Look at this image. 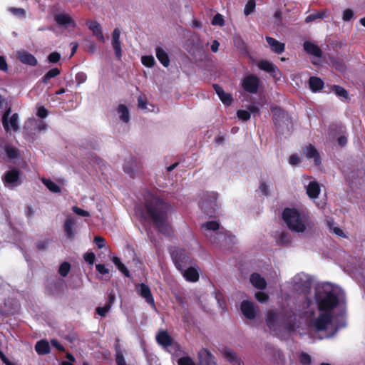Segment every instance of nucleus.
Listing matches in <instances>:
<instances>
[{"instance_id": "nucleus-1", "label": "nucleus", "mask_w": 365, "mask_h": 365, "mask_svg": "<svg viewBox=\"0 0 365 365\" xmlns=\"http://www.w3.org/2000/svg\"><path fill=\"white\" fill-rule=\"evenodd\" d=\"M314 299L319 314L314 316V312L311 309L312 301L307 299L299 309L298 313L277 314L273 311H269L267 314V324L270 329L275 330L277 324H281L287 330L294 329L296 317L308 321L309 327L317 331H326V338L334 336L339 329L346 327L344 319L341 318L339 324L333 320L334 310H338L343 317L346 310V295L344 291L338 286L329 282L318 284L315 287Z\"/></svg>"}, {"instance_id": "nucleus-2", "label": "nucleus", "mask_w": 365, "mask_h": 365, "mask_svg": "<svg viewBox=\"0 0 365 365\" xmlns=\"http://www.w3.org/2000/svg\"><path fill=\"white\" fill-rule=\"evenodd\" d=\"M145 207L146 213H143V217L150 218L160 232L169 235L170 227L167 223V218L170 205L160 197L148 194L145 197Z\"/></svg>"}, {"instance_id": "nucleus-3", "label": "nucleus", "mask_w": 365, "mask_h": 365, "mask_svg": "<svg viewBox=\"0 0 365 365\" xmlns=\"http://www.w3.org/2000/svg\"><path fill=\"white\" fill-rule=\"evenodd\" d=\"M282 218L287 227L297 233H303L312 227L309 215L304 210L287 207L283 210Z\"/></svg>"}, {"instance_id": "nucleus-4", "label": "nucleus", "mask_w": 365, "mask_h": 365, "mask_svg": "<svg viewBox=\"0 0 365 365\" xmlns=\"http://www.w3.org/2000/svg\"><path fill=\"white\" fill-rule=\"evenodd\" d=\"M205 236L210 240L212 243H220L227 240V237L230 239V235L223 228H220V224L217 221H210L202 225Z\"/></svg>"}, {"instance_id": "nucleus-5", "label": "nucleus", "mask_w": 365, "mask_h": 365, "mask_svg": "<svg viewBox=\"0 0 365 365\" xmlns=\"http://www.w3.org/2000/svg\"><path fill=\"white\" fill-rule=\"evenodd\" d=\"M48 125L44 121L29 118L24 125V134L28 140H34L37 134L44 133Z\"/></svg>"}, {"instance_id": "nucleus-6", "label": "nucleus", "mask_w": 365, "mask_h": 365, "mask_svg": "<svg viewBox=\"0 0 365 365\" xmlns=\"http://www.w3.org/2000/svg\"><path fill=\"white\" fill-rule=\"evenodd\" d=\"M292 283L293 289L299 293L306 296L311 289L312 279V277L305 273L297 274L292 279Z\"/></svg>"}, {"instance_id": "nucleus-7", "label": "nucleus", "mask_w": 365, "mask_h": 365, "mask_svg": "<svg viewBox=\"0 0 365 365\" xmlns=\"http://www.w3.org/2000/svg\"><path fill=\"white\" fill-rule=\"evenodd\" d=\"M274 122L278 130L284 132L285 130L289 131L292 126V120L289 114L280 108H272Z\"/></svg>"}, {"instance_id": "nucleus-8", "label": "nucleus", "mask_w": 365, "mask_h": 365, "mask_svg": "<svg viewBox=\"0 0 365 365\" xmlns=\"http://www.w3.org/2000/svg\"><path fill=\"white\" fill-rule=\"evenodd\" d=\"M11 109L9 107L2 115L1 121L6 132H16L19 130V116L17 113L11 115Z\"/></svg>"}, {"instance_id": "nucleus-9", "label": "nucleus", "mask_w": 365, "mask_h": 365, "mask_svg": "<svg viewBox=\"0 0 365 365\" xmlns=\"http://www.w3.org/2000/svg\"><path fill=\"white\" fill-rule=\"evenodd\" d=\"M19 171L16 169H12L5 173L2 180L7 187H15L21 184L19 180Z\"/></svg>"}, {"instance_id": "nucleus-10", "label": "nucleus", "mask_w": 365, "mask_h": 365, "mask_svg": "<svg viewBox=\"0 0 365 365\" xmlns=\"http://www.w3.org/2000/svg\"><path fill=\"white\" fill-rule=\"evenodd\" d=\"M259 85V78L255 75L246 76L242 83L244 90L250 93H257Z\"/></svg>"}, {"instance_id": "nucleus-11", "label": "nucleus", "mask_w": 365, "mask_h": 365, "mask_svg": "<svg viewBox=\"0 0 365 365\" xmlns=\"http://www.w3.org/2000/svg\"><path fill=\"white\" fill-rule=\"evenodd\" d=\"M171 257L175 262L176 267L182 271L185 267L189 257L185 254V250L181 249H176L171 252Z\"/></svg>"}, {"instance_id": "nucleus-12", "label": "nucleus", "mask_w": 365, "mask_h": 365, "mask_svg": "<svg viewBox=\"0 0 365 365\" xmlns=\"http://www.w3.org/2000/svg\"><path fill=\"white\" fill-rule=\"evenodd\" d=\"M0 155H6L9 159H15L19 157V150L9 145L3 138H0Z\"/></svg>"}, {"instance_id": "nucleus-13", "label": "nucleus", "mask_w": 365, "mask_h": 365, "mask_svg": "<svg viewBox=\"0 0 365 365\" xmlns=\"http://www.w3.org/2000/svg\"><path fill=\"white\" fill-rule=\"evenodd\" d=\"M138 294L143 297L145 302L155 309V304L150 287L144 283L136 286Z\"/></svg>"}, {"instance_id": "nucleus-14", "label": "nucleus", "mask_w": 365, "mask_h": 365, "mask_svg": "<svg viewBox=\"0 0 365 365\" xmlns=\"http://www.w3.org/2000/svg\"><path fill=\"white\" fill-rule=\"evenodd\" d=\"M241 311L243 315L249 319H255L259 309L255 304L249 300H244L241 303Z\"/></svg>"}, {"instance_id": "nucleus-15", "label": "nucleus", "mask_w": 365, "mask_h": 365, "mask_svg": "<svg viewBox=\"0 0 365 365\" xmlns=\"http://www.w3.org/2000/svg\"><path fill=\"white\" fill-rule=\"evenodd\" d=\"M217 194L215 192H211L208 194V196L205 202L202 205V208L207 214L212 215L215 212L216 208L218 207L217 203Z\"/></svg>"}, {"instance_id": "nucleus-16", "label": "nucleus", "mask_w": 365, "mask_h": 365, "mask_svg": "<svg viewBox=\"0 0 365 365\" xmlns=\"http://www.w3.org/2000/svg\"><path fill=\"white\" fill-rule=\"evenodd\" d=\"M302 153L304 157L307 159H313L316 165L321 164V158L317 149L311 144L306 145L302 149Z\"/></svg>"}, {"instance_id": "nucleus-17", "label": "nucleus", "mask_w": 365, "mask_h": 365, "mask_svg": "<svg viewBox=\"0 0 365 365\" xmlns=\"http://www.w3.org/2000/svg\"><path fill=\"white\" fill-rule=\"evenodd\" d=\"M86 26L92 31L93 35L100 41L104 42L105 38L102 31L101 24L96 21L87 20L86 22Z\"/></svg>"}, {"instance_id": "nucleus-18", "label": "nucleus", "mask_w": 365, "mask_h": 365, "mask_svg": "<svg viewBox=\"0 0 365 365\" xmlns=\"http://www.w3.org/2000/svg\"><path fill=\"white\" fill-rule=\"evenodd\" d=\"M198 359L200 365H217L214 356L205 349H202L199 351Z\"/></svg>"}, {"instance_id": "nucleus-19", "label": "nucleus", "mask_w": 365, "mask_h": 365, "mask_svg": "<svg viewBox=\"0 0 365 365\" xmlns=\"http://www.w3.org/2000/svg\"><path fill=\"white\" fill-rule=\"evenodd\" d=\"M306 192L309 198L315 200L318 197L321 189L320 185L316 180H310L307 185H304Z\"/></svg>"}, {"instance_id": "nucleus-20", "label": "nucleus", "mask_w": 365, "mask_h": 365, "mask_svg": "<svg viewBox=\"0 0 365 365\" xmlns=\"http://www.w3.org/2000/svg\"><path fill=\"white\" fill-rule=\"evenodd\" d=\"M266 41L273 52L280 54L284 51L285 44L284 43L279 42L270 36H267Z\"/></svg>"}, {"instance_id": "nucleus-21", "label": "nucleus", "mask_w": 365, "mask_h": 365, "mask_svg": "<svg viewBox=\"0 0 365 365\" xmlns=\"http://www.w3.org/2000/svg\"><path fill=\"white\" fill-rule=\"evenodd\" d=\"M55 21L61 26L70 25L75 28L76 26V23L73 21L72 18L67 14L60 13L57 14L54 16Z\"/></svg>"}, {"instance_id": "nucleus-22", "label": "nucleus", "mask_w": 365, "mask_h": 365, "mask_svg": "<svg viewBox=\"0 0 365 365\" xmlns=\"http://www.w3.org/2000/svg\"><path fill=\"white\" fill-rule=\"evenodd\" d=\"M250 280L251 284L258 289L263 290L267 287L265 279L258 273L252 274Z\"/></svg>"}, {"instance_id": "nucleus-23", "label": "nucleus", "mask_w": 365, "mask_h": 365, "mask_svg": "<svg viewBox=\"0 0 365 365\" xmlns=\"http://www.w3.org/2000/svg\"><path fill=\"white\" fill-rule=\"evenodd\" d=\"M17 56L21 62L24 64H27L32 66L37 65L38 61L36 58L34 57V56L28 52L24 51H19Z\"/></svg>"}, {"instance_id": "nucleus-24", "label": "nucleus", "mask_w": 365, "mask_h": 365, "mask_svg": "<svg viewBox=\"0 0 365 365\" xmlns=\"http://www.w3.org/2000/svg\"><path fill=\"white\" fill-rule=\"evenodd\" d=\"M75 222V220L71 216L67 217L65 220L63 228L66 237L69 239H73L75 236L73 229Z\"/></svg>"}, {"instance_id": "nucleus-25", "label": "nucleus", "mask_w": 365, "mask_h": 365, "mask_svg": "<svg viewBox=\"0 0 365 365\" xmlns=\"http://www.w3.org/2000/svg\"><path fill=\"white\" fill-rule=\"evenodd\" d=\"M304 48L307 53L314 56L319 58L322 55L320 48L312 42L305 41L304 43Z\"/></svg>"}, {"instance_id": "nucleus-26", "label": "nucleus", "mask_w": 365, "mask_h": 365, "mask_svg": "<svg viewBox=\"0 0 365 365\" xmlns=\"http://www.w3.org/2000/svg\"><path fill=\"white\" fill-rule=\"evenodd\" d=\"M155 55L158 61L165 67H168L170 65V58L168 53L161 47L155 48Z\"/></svg>"}, {"instance_id": "nucleus-27", "label": "nucleus", "mask_w": 365, "mask_h": 365, "mask_svg": "<svg viewBox=\"0 0 365 365\" xmlns=\"http://www.w3.org/2000/svg\"><path fill=\"white\" fill-rule=\"evenodd\" d=\"M213 87L220 99L224 104L227 106L231 104L232 98L230 94L225 93L218 85H214Z\"/></svg>"}, {"instance_id": "nucleus-28", "label": "nucleus", "mask_w": 365, "mask_h": 365, "mask_svg": "<svg viewBox=\"0 0 365 365\" xmlns=\"http://www.w3.org/2000/svg\"><path fill=\"white\" fill-rule=\"evenodd\" d=\"M223 354L226 357V359L231 363L232 365H243L241 359L237 356L236 353L229 349H225L223 351Z\"/></svg>"}, {"instance_id": "nucleus-29", "label": "nucleus", "mask_w": 365, "mask_h": 365, "mask_svg": "<svg viewBox=\"0 0 365 365\" xmlns=\"http://www.w3.org/2000/svg\"><path fill=\"white\" fill-rule=\"evenodd\" d=\"M183 277L190 282H197L199 279V274L197 269L194 267H189L187 269H183L181 271Z\"/></svg>"}, {"instance_id": "nucleus-30", "label": "nucleus", "mask_w": 365, "mask_h": 365, "mask_svg": "<svg viewBox=\"0 0 365 365\" xmlns=\"http://www.w3.org/2000/svg\"><path fill=\"white\" fill-rule=\"evenodd\" d=\"M35 350L39 355L47 354L50 352V345L46 340H40L36 344Z\"/></svg>"}, {"instance_id": "nucleus-31", "label": "nucleus", "mask_w": 365, "mask_h": 365, "mask_svg": "<svg viewBox=\"0 0 365 365\" xmlns=\"http://www.w3.org/2000/svg\"><path fill=\"white\" fill-rule=\"evenodd\" d=\"M137 168V164L133 158L127 160L123 165V170L125 173H126L131 178L135 176Z\"/></svg>"}, {"instance_id": "nucleus-32", "label": "nucleus", "mask_w": 365, "mask_h": 365, "mask_svg": "<svg viewBox=\"0 0 365 365\" xmlns=\"http://www.w3.org/2000/svg\"><path fill=\"white\" fill-rule=\"evenodd\" d=\"M156 340L158 344L167 347L171 345L172 340L166 331H162L156 336Z\"/></svg>"}, {"instance_id": "nucleus-33", "label": "nucleus", "mask_w": 365, "mask_h": 365, "mask_svg": "<svg viewBox=\"0 0 365 365\" xmlns=\"http://www.w3.org/2000/svg\"><path fill=\"white\" fill-rule=\"evenodd\" d=\"M309 85L310 89L313 92H317L323 88L324 82L321 78L318 77L312 76L309 78Z\"/></svg>"}, {"instance_id": "nucleus-34", "label": "nucleus", "mask_w": 365, "mask_h": 365, "mask_svg": "<svg viewBox=\"0 0 365 365\" xmlns=\"http://www.w3.org/2000/svg\"><path fill=\"white\" fill-rule=\"evenodd\" d=\"M115 362L117 365H126V362L125 358L123 356L122 350L120 346L119 339L115 340Z\"/></svg>"}, {"instance_id": "nucleus-35", "label": "nucleus", "mask_w": 365, "mask_h": 365, "mask_svg": "<svg viewBox=\"0 0 365 365\" xmlns=\"http://www.w3.org/2000/svg\"><path fill=\"white\" fill-rule=\"evenodd\" d=\"M258 67L259 69L270 73H274L278 71L277 67L272 62L267 61H262L259 62Z\"/></svg>"}, {"instance_id": "nucleus-36", "label": "nucleus", "mask_w": 365, "mask_h": 365, "mask_svg": "<svg viewBox=\"0 0 365 365\" xmlns=\"http://www.w3.org/2000/svg\"><path fill=\"white\" fill-rule=\"evenodd\" d=\"M117 112L119 114V118L123 123H128L130 120L129 110L126 106L124 104H120L118 106Z\"/></svg>"}, {"instance_id": "nucleus-37", "label": "nucleus", "mask_w": 365, "mask_h": 365, "mask_svg": "<svg viewBox=\"0 0 365 365\" xmlns=\"http://www.w3.org/2000/svg\"><path fill=\"white\" fill-rule=\"evenodd\" d=\"M43 185L52 192L58 193L61 192L60 187L54 182L49 179L42 178L41 180Z\"/></svg>"}, {"instance_id": "nucleus-38", "label": "nucleus", "mask_w": 365, "mask_h": 365, "mask_svg": "<svg viewBox=\"0 0 365 365\" xmlns=\"http://www.w3.org/2000/svg\"><path fill=\"white\" fill-rule=\"evenodd\" d=\"M112 262L118 267L120 272H121L125 277H130V272L127 267L121 262L120 258L118 257H113L111 259Z\"/></svg>"}, {"instance_id": "nucleus-39", "label": "nucleus", "mask_w": 365, "mask_h": 365, "mask_svg": "<svg viewBox=\"0 0 365 365\" xmlns=\"http://www.w3.org/2000/svg\"><path fill=\"white\" fill-rule=\"evenodd\" d=\"M61 73L60 70L58 68H53L49 70L43 77L42 82L43 83H48V81L52 78L56 77Z\"/></svg>"}, {"instance_id": "nucleus-40", "label": "nucleus", "mask_w": 365, "mask_h": 365, "mask_svg": "<svg viewBox=\"0 0 365 365\" xmlns=\"http://www.w3.org/2000/svg\"><path fill=\"white\" fill-rule=\"evenodd\" d=\"M142 63L149 68L153 67L155 63V60L153 56H143L141 58Z\"/></svg>"}, {"instance_id": "nucleus-41", "label": "nucleus", "mask_w": 365, "mask_h": 365, "mask_svg": "<svg viewBox=\"0 0 365 365\" xmlns=\"http://www.w3.org/2000/svg\"><path fill=\"white\" fill-rule=\"evenodd\" d=\"M333 91L339 97L347 99L348 92L344 88L339 86H334Z\"/></svg>"}, {"instance_id": "nucleus-42", "label": "nucleus", "mask_w": 365, "mask_h": 365, "mask_svg": "<svg viewBox=\"0 0 365 365\" xmlns=\"http://www.w3.org/2000/svg\"><path fill=\"white\" fill-rule=\"evenodd\" d=\"M299 360L303 365H309L312 363V357L305 352H301L299 355Z\"/></svg>"}, {"instance_id": "nucleus-43", "label": "nucleus", "mask_w": 365, "mask_h": 365, "mask_svg": "<svg viewBox=\"0 0 365 365\" xmlns=\"http://www.w3.org/2000/svg\"><path fill=\"white\" fill-rule=\"evenodd\" d=\"M255 6L256 4L255 0H249L245 6L244 14L246 16L251 14L254 11Z\"/></svg>"}, {"instance_id": "nucleus-44", "label": "nucleus", "mask_w": 365, "mask_h": 365, "mask_svg": "<svg viewBox=\"0 0 365 365\" xmlns=\"http://www.w3.org/2000/svg\"><path fill=\"white\" fill-rule=\"evenodd\" d=\"M112 47L115 51V55L116 58L120 60L122 56V49H121V43L120 41L117 42H111Z\"/></svg>"}, {"instance_id": "nucleus-45", "label": "nucleus", "mask_w": 365, "mask_h": 365, "mask_svg": "<svg viewBox=\"0 0 365 365\" xmlns=\"http://www.w3.org/2000/svg\"><path fill=\"white\" fill-rule=\"evenodd\" d=\"M70 269H71L70 264L68 262H63L61 264L59 269H58V272L62 277H65L68 275Z\"/></svg>"}, {"instance_id": "nucleus-46", "label": "nucleus", "mask_w": 365, "mask_h": 365, "mask_svg": "<svg viewBox=\"0 0 365 365\" xmlns=\"http://www.w3.org/2000/svg\"><path fill=\"white\" fill-rule=\"evenodd\" d=\"M110 307L109 304H105L103 307H98L96 309V313L101 317H106V314L110 311Z\"/></svg>"}, {"instance_id": "nucleus-47", "label": "nucleus", "mask_w": 365, "mask_h": 365, "mask_svg": "<svg viewBox=\"0 0 365 365\" xmlns=\"http://www.w3.org/2000/svg\"><path fill=\"white\" fill-rule=\"evenodd\" d=\"M324 17H325V14L324 12L323 13H319V12L314 13V14H312L309 15L308 16H307L305 21L307 23H309V22L313 21L317 19H323Z\"/></svg>"}, {"instance_id": "nucleus-48", "label": "nucleus", "mask_w": 365, "mask_h": 365, "mask_svg": "<svg viewBox=\"0 0 365 365\" xmlns=\"http://www.w3.org/2000/svg\"><path fill=\"white\" fill-rule=\"evenodd\" d=\"M72 210L75 214H76L79 216H81V217H88L91 216V214L89 212L84 210L77 206L72 207Z\"/></svg>"}, {"instance_id": "nucleus-49", "label": "nucleus", "mask_w": 365, "mask_h": 365, "mask_svg": "<svg viewBox=\"0 0 365 365\" xmlns=\"http://www.w3.org/2000/svg\"><path fill=\"white\" fill-rule=\"evenodd\" d=\"M178 365H195L194 361L190 356H183L178 359Z\"/></svg>"}, {"instance_id": "nucleus-50", "label": "nucleus", "mask_w": 365, "mask_h": 365, "mask_svg": "<svg viewBox=\"0 0 365 365\" xmlns=\"http://www.w3.org/2000/svg\"><path fill=\"white\" fill-rule=\"evenodd\" d=\"M247 108L250 114L252 113L254 115H259V107L258 104L252 103L247 107Z\"/></svg>"}, {"instance_id": "nucleus-51", "label": "nucleus", "mask_w": 365, "mask_h": 365, "mask_svg": "<svg viewBox=\"0 0 365 365\" xmlns=\"http://www.w3.org/2000/svg\"><path fill=\"white\" fill-rule=\"evenodd\" d=\"M237 117L242 120H248L250 118V113L246 110H239L237 112Z\"/></svg>"}, {"instance_id": "nucleus-52", "label": "nucleus", "mask_w": 365, "mask_h": 365, "mask_svg": "<svg viewBox=\"0 0 365 365\" xmlns=\"http://www.w3.org/2000/svg\"><path fill=\"white\" fill-rule=\"evenodd\" d=\"M256 299L260 303H266L269 299V296L264 292H257L255 294Z\"/></svg>"}, {"instance_id": "nucleus-53", "label": "nucleus", "mask_w": 365, "mask_h": 365, "mask_svg": "<svg viewBox=\"0 0 365 365\" xmlns=\"http://www.w3.org/2000/svg\"><path fill=\"white\" fill-rule=\"evenodd\" d=\"M224 19L221 14H217L212 20V25H217V26H223L224 25Z\"/></svg>"}, {"instance_id": "nucleus-54", "label": "nucleus", "mask_w": 365, "mask_h": 365, "mask_svg": "<svg viewBox=\"0 0 365 365\" xmlns=\"http://www.w3.org/2000/svg\"><path fill=\"white\" fill-rule=\"evenodd\" d=\"M9 11L16 15V16H20V17H24L25 16V10L24 9H21V8H14V7H11L9 9Z\"/></svg>"}, {"instance_id": "nucleus-55", "label": "nucleus", "mask_w": 365, "mask_h": 365, "mask_svg": "<svg viewBox=\"0 0 365 365\" xmlns=\"http://www.w3.org/2000/svg\"><path fill=\"white\" fill-rule=\"evenodd\" d=\"M61 59V54L58 52H53L48 56V60L50 63H57Z\"/></svg>"}, {"instance_id": "nucleus-56", "label": "nucleus", "mask_w": 365, "mask_h": 365, "mask_svg": "<svg viewBox=\"0 0 365 365\" xmlns=\"http://www.w3.org/2000/svg\"><path fill=\"white\" fill-rule=\"evenodd\" d=\"M87 79V76L83 72H79L76 75V81L78 85L84 83Z\"/></svg>"}, {"instance_id": "nucleus-57", "label": "nucleus", "mask_w": 365, "mask_h": 365, "mask_svg": "<svg viewBox=\"0 0 365 365\" xmlns=\"http://www.w3.org/2000/svg\"><path fill=\"white\" fill-rule=\"evenodd\" d=\"M354 16V12L351 9H346L343 12V20L344 21H350Z\"/></svg>"}, {"instance_id": "nucleus-58", "label": "nucleus", "mask_w": 365, "mask_h": 365, "mask_svg": "<svg viewBox=\"0 0 365 365\" xmlns=\"http://www.w3.org/2000/svg\"><path fill=\"white\" fill-rule=\"evenodd\" d=\"M94 242L99 249H102L105 247V239L101 236H96L94 238Z\"/></svg>"}, {"instance_id": "nucleus-59", "label": "nucleus", "mask_w": 365, "mask_h": 365, "mask_svg": "<svg viewBox=\"0 0 365 365\" xmlns=\"http://www.w3.org/2000/svg\"><path fill=\"white\" fill-rule=\"evenodd\" d=\"M84 259L90 264H93L95 260V255L93 252H87L83 256Z\"/></svg>"}, {"instance_id": "nucleus-60", "label": "nucleus", "mask_w": 365, "mask_h": 365, "mask_svg": "<svg viewBox=\"0 0 365 365\" xmlns=\"http://www.w3.org/2000/svg\"><path fill=\"white\" fill-rule=\"evenodd\" d=\"M96 270L102 274H106L109 273V269L103 264H98L96 265Z\"/></svg>"}, {"instance_id": "nucleus-61", "label": "nucleus", "mask_w": 365, "mask_h": 365, "mask_svg": "<svg viewBox=\"0 0 365 365\" xmlns=\"http://www.w3.org/2000/svg\"><path fill=\"white\" fill-rule=\"evenodd\" d=\"M299 162H300V158H299V155L297 154L291 155L289 158V164L292 165H294V166L298 165L299 163Z\"/></svg>"}, {"instance_id": "nucleus-62", "label": "nucleus", "mask_w": 365, "mask_h": 365, "mask_svg": "<svg viewBox=\"0 0 365 365\" xmlns=\"http://www.w3.org/2000/svg\"><path fill=\"white\" fill-rule=\"evenodd\" d=\"M330 231L339 237H346L344 231L338 227H329Z\"/></svg>"}, {"instance_id": "nucleus-63", "label": "nucleus", "mask_w": 365, "mask_h": 365, "mask_svg": "<svg viewBox=\"0 0 365 365\" xmlns=\"http://www.w3.org/2000/svg\"><path fill=\"white\" fill-rule=\"evenodd\" d=\"M37 115L41 118H45L48 115V111L44 107H39L37 110Z\"/></svg>"}, {"instance_id": "nucleus-64", "label": "nucleus", "mask_w": 365, "mask_h": 365, "mask_svg": "<svg viewBox=\"0 0 365 365\" xmlns=\"http://www.w3.org/2000/svg\"><path fill=\"white\" fill-rule=\"evenodd\" d=\"M120 31L118 29H115L112 34V42H117L120 41Z\"/></svg>"}]
</instances>
